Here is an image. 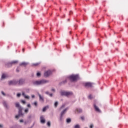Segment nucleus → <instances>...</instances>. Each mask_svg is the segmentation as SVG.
I'll use <instances>...</instances> for the list:
<instances>
[{"instance_id":"f704fd0d","label":"nucleus","mask_w":128,"mask_h":128,"mask_svg":"<svg viewBox=\"0 0 128 128\" xmlns=\"http://www.w3.org/2000/svg\"><path fill=\"white\" fill-rule=\"evenodd\" d=\"M21 102H22V104H26V101H24V100H22V101H21Z\"/></svg>"},{"instance_id":"6ab92c4d","label":"nucleus","mask_w":128,"mask_h":128,"mask_svg":"<svg viewBox=\"0 0 128 128\" xmlns=\"http://www.w3.org/2000/svg\"><path fill=\"white\" fill-rule=\"evenodd\" d=\"M18 60L12 61L10 62V64H18Z\"/></svg>"},{"instance_id":"4c0bfd02","label":"nucleus","mask_w":128,"mask_h":128,"mask_svg":"<svg viewBox=\"0 0 128 128\" xmlns=\"http://www.w3.org/2000/svg\"><path fill=\"white\" fill-rule=\"evenodd\" d=\"M36 98V96L34 95H32V98Z\"/></svg>"},{"instance_id":"2eb2a0df","label":"nucleus","mask_w":128,"mask_h":128,"mask_svg":"<svg viewBox=\"0 0 128 128\" xmlns=\"http://www.w3.org/2000/svg\"><path fill=\"white\" fill-rule=\"evenodd\" d=\"M28 62H22L20 64V66H28Z\"/></svg>"},{"instance_id":"7ed1b4c3","label":"nucleus","mask_w":128,"mask_h":128,"mask_svg":"<svg viewBox=\"0 0 128 128\" xmlns=\"http://www.w3.org/2000/svg\"><path fill=\"white\" fill-rule=\"evenodd\" d=\"M69 78L71 82H76L80 78V77L78 76V75L76 74H72L69 76Z\"/></svg>"},{"instance_id":"37998d69","label":"nucleus","mask_w":128,"mask_h":128,"mask_svg":"<svg viewBox=\"0 0 128 128\" xmlns=\"http://www.w3.org/2000/svg\"><path fill=\"white\" fill-rule=\"evenodd\" d=\"M24 122L23 120H20V122Z\"/></svg>"},{"instance_id":"2f4dec72","label":"nucleus","mask_w":128,"mask_h":128,"mask_svg":"<svg viewBox=\"0 0 128 128\" xmlns=\"http://www.w3.org/2000/svg\"><path fill=\"white\" fill-rule=\"evenodd\" d=\"M88 98H89L90 100H92V95H90V96H88Z\"/></svg>"},{"instance_id":"423d86ee","label":"nucleus","mask_w":128,"mask_h":128,"mask_svg":"<svg viewBox=\"0 0 128 128\" xmlns=\"http://www.w3.org/2000/svg\"><path fill=\"white\" fill-rule=\"evenodd\" d=\"M94 84V83H92L90 82H87L84 84V86L86 88H92Z\"/></svg>"},{"instance_id":"c03bdc74","label":"nucleus","mask_w":128,"mask_h":128,"mask_svg":"<svg viewBox=\"0 0 128 128\" xmlns=\"http://www.w3.org/2000/svg\"><path fill=\"white\" fill-rule=\"evenodd\" d=\"M16 72H19V70L18 68L16 69Z\"/></svg>"},{"instance_id":"aec40b11","label":"nucleus","mask_w":128,"mask_h":128,"mask_svg":"<svg viewBox=\"0 0 128 128\" xmlns=\"http://www.w3.org/2000/svg\"><path fill=\"white\" fill-rule=\"evenodd\" d=\"M48 106H46L45 107H44L42 109V112H46V110H48Z\"/></svg>"},{"instance_id":"de8ad7c7","label":"nucleus","mask_w":128,"mask_h":128,"mask_svg":"<svg viewBox=\"0 0 128 128\" xmlns=\"http://www.w3.org/2000/svg\"><path fill=\"white\" fill-rule=\"evenodd\" d=\"M68 20H70V19H68Z\"/></svg>"},{"instance_id":"0eeeda50","label":"nucleus","mask_w":128,"mask_h":128,"mask_svg":"<svg viewBox=\"0 0 128 128\" xmlns=\"http://www.w3.org/2000/svg\"><path fill=\"white\" fill-rule=\"evenodd\" d=\"M38 96H39V100H40L41 102H44V96H42L39 93H38Z\"/></svg>"},{"instance_id":"f257e3e1","label":"nucleus","mask_w":128,"mask_h":128,"mask_svg":"<svg viewBox=\"0 0 128 128\" xmlns=\"http://www.w3.org/2000/svg\"><path fill=\"white\" fill-rule=\"evenodd\" d=\"M48 82H50V80L46 79H42L34 81L32 84L34 86H42L44 84H48Z\"/></svg>"},{"instance_id":"c9c22d12","label":"nucleus","mask_w":128,"mask_h":128,"mask_svg":"<svg viewBox=\"0 0 128 128\" xmlns=\"http://www.w3.org/2000/svg\"><path fill=\"white\" fill-rule=\"evenodd\" d=\"M0 128H4V124H0Z\"/></svg>"},{"instance_id":"dca6fc26","label":"nucleus","mask_w":128,"mask_h":128,"mask_svg":"<svg viewBox=\"0 0 128 128\" xmlns=\"http://www.w3.org/2000/svg\"><path fill=\"white\" fill-rule=\"evenodd\" d=\"M6 78V74L3 73L1 76V80H4Z\"/></svg>"},{"instance_id":"f03ea898","label":"nucleus","mask_w":128,"mask_h":128,"mask_svg":"<svg viewBox=\"0 0 128 128\" xmlns=\"http://www.w3.org/2000/svg\"><path fill=\"white\" fill-rule=\"evenodd\" d=\"M16 106L18 110V114L16 115L15 118H19L20 116H23L24 113H22V107L21 106L20 104V102H17L16 103Z\"/></svg>"},{"instance_id":"c756f323","label":"nucleus","mask_w":128,"mask_h":128,"mask_svg":"<svg viewBox=\"0 0 128 128\" xmlns=\"http://www.w3.org/2000/svg\"><path fill=\"white\" fill-rule=\"evenodd\" d=\"M20 96H22V94H20V93H18L17 94L18 98H20Z\"/></svg>"},{"instance_id":"39448f33","label":"nucleus","mask_w":128,"mask_h":128,"mask_svg":"<svg viewBox=\"0 0 128 128\" xmlns=\"http://www.w3.org/2000/svg\"><path fill=\"white\" fill-rule=\"evenodd\" d=\"M52 72L50 70H48L44 72V78H48V76L51 75L52 74Z\"/></svg>"},{"instance_id":"b1692460","label":"nucleus","mask_w":128,"mask_h":128,"mask_svg":"<svg viewBox=\"0 0 128 128\" xmlns=\"http://www.w3.org/2000/svg\"><path fill=\"white\" fill-rule=\"evenodd\" d=\"M74 128H80V126L78 124L74 126Z\"/></svg>"},{"instance_id":"9d476101","label":"nucleus","mask_w":128,"mask_h":128,"mask_svg":"<svg viewBox=\"0 0 128 128\" xmlns=\"http://www.w3.org/2000/svg\"><path fill=\"white\" fill-rule=\"evenodd\" d=\"M40 122L41 124H44L46 122V119H44V116H40Z\"/></svg>"},{"instance_id":"6e6552de","label":"nucleus","mask_w":128,"mask_h":128,"mask_svg":"<svg viewBox=\"0 0 128 128\" xmlns=\"http://www.w3.org/2000/svg\"><path fill=\"white\" fill-rule=\"evenodd\" d=\"M18 82V84H19L20 86H22V84H24L25 80L24 79L20 78Z\"/></svg>"},{"instance_id":"cd10ccee","label":"nucleus","mask_w":128,"mask_h":128,"mask_svg":"<svg viewBox=\"0 0 128 128\" xmlns=\"http://www.w3.org/2000/svg\"><path fill=\"white\" fill-rule=\"evenodd\" d=\"M32 104H34V106H38V102L36 101L34 103H32Z\"/></svg>"},{"instance_id":"473e14b6","label":"nucleus","mask_w":128,"mask_h":128,"mask_svg":"<svg viewBox=\"0 0 128 128\" xmlns=\"http://www.w3.org/2000/svg\"><path fill=\"white\" fill-rule=\"evenodd\" d=\"M51 90H52V92H56V89L52 88L51 89Z\"/></svg>"},{"instance_id":"ea45409f","label":"nucleus","mask_w":128,"mask_h":128,"mask_svg":"<svg viewBox=\"0 0 128 128\" xmlns=\"http://www.w3.org/2000/svg\"><path fill=\"white\" fill-rule=\"evenodd\" d=\"M38 64H40L37 63V64H34V65L36 66H38Z\"/></svg>"},{"instance_id":"a211bd4d","label":"nucleus","mask_w":128,"mask_h":128,"mask_svg":"<svg viewBox=\"0 0 128 128\" xmlns=\"http://www.w3.org/2000/svg\"><path fill=\"white\" fill-rule=\"evenodd\" d=\"M76 112H79V113L82 112V110L80 108H76Z\"/></svg>"},{"instance_id":"ddd939ff","label":"nucleus","mask_w":128,"mask_h":128,"mask_svg":"<svg viewBox=\"0 0 128 128\" xmlns=\"http://www.w3.org/2000/svg\"><path fill=\"white\" fill-rule=\"evenodd\" d=\"M72 96V92L70 91H66V96Z\"/></svg>"},{"instance_id":"a18cd8bd","label":"nucleus","mask_w":128,"mask_h":128,"mask_svg":"<svg viewBox=\"0 0 128 128\" xmlns=\"http://www.w3.org/2000/svg\"><path fill=\"white\" fill-rule=\"evenodd\" d=\"M22 50H23V52H24V49H22Z\"/></svg>"},{"instance_id":"79ce46f5","label":"nucleus","mask_w":128,"mask_h":128,"mask_svg":"<svg viewBox=\"0 0 128 128\" xmlns=\"http://www.w3.org/2000/svg\"><path fill=\"white\" fill-rule=\"evenodd\" d=\"M50 96L52 97V94H49Z\"/></svg>"},{"instance_id":"1a4fd4ad","label":"nucleus","mask_w":128,"mask_h":128,"mask_svg":"<svg viewBox=\"0 0 128 128\" xmlns=\"http://www.w3.org/2000/svg\"><path fill=\"white\" fill-rule=\"evenodd\" d=\"M68 108H69L68 107H67L65 109H64L63 110H62L60 113V114H62V116H64V114H66V112L68 110Z\"/></svg>"},{"instance_id":"c85d7f7f","label":"nucleus","mask_w":128,"mask_h":128,"mask_svg":"<svg viewBox=\"0 0 128 128\" xmlns=\"http://www.w3.org/2000/svg\"><path fill=\"white\" fill-rule=\"evenodd\" d=\"M24 112H26V114H28V108H26L25 109Z\"/></svg>"},{"instance_id":"49530a36","label":"nucleus","mask_w":128,"mask_h":128,"mask_svg":"<svg viewBox=\"0 0 128 128\" xmlns=\"http://www.w3.org/2000/svg\"><path fill=\"white\" fill-rule=\"evenodd\" d=\"M71 12H70V14Z\"/></svg>"},{"instance_id":"7c9ffc66","label":"nucleus","mask_w":128,"mask_h":128,"mask_svg":"<svg viewBox=\"0 0 128 128\" xmlns=\"http://www.w3.org/2000/svg\"><path fill=\"white\" fill-rule=\"evenodd\" d=\"M47 126H50V122H47Z\"/></svg>"},{"instance_id":"72a5a7b5","label":"nucleus","mask_w":128,"mask_h":128,"mask_svg":"<svg viewBox=\"0 0 128 128\" xmlns=\"http://www.w3.org/2000/svg\"><path fill=\"white\" fill-rule=\"evenodd\" d=\"M45 94H48V95H50V92H48V91L46 92H45Z\"/></svg>"},{"instance_id":"a19ab883","label":"nucleus","mask_w":128,"mask_h":128,"mask_svg":"<svg viewBox=\"0 0 128 128\" xmlns=\"http://www.w3.org/2000/svg\"><path fill=\"white\" fill-rule=\"evenodd\" d=\"M66 80H65L64 81H63L62 82L63 84H66Z\"/></svg>"},{"instance_id":"f3484780","label":"nucleus","mask_w":128,"mask_h":128,"mask_svg":"<svg viewBox=\"0 0 128 128\" xmlns=\"http://www.w3.org/2000/svg\"><path fill=\"white\" fill-rule=\"evenodd\" d=\"M3 106L6 108H9L8 105V103H6V102H3Z\"/></svg>"},{"instance_id":"4be33fe9","label":"nucleus","mask_w":128,"mask_h":128,"mask_svg":"<svg viewBox=\"0 0 128 128\" xmlns=\"http://www.w3.org/2000/svg\"><path fill=\"white\" fill-rule=\"evenodd\" d=\"M72 122V119H70V118H67L66 119V123L67 124H70V122Z\"/></svg>"},{"instance_id":"393cba45","label":"nucleus","mask_w":128,"mask_h":128,"mask_svg":"<svg viewBox=\"0 0 128 128\" xmlns=\"http://www.w3.org/2000/svg\"><path fill=\"white\" fill-rule=\"evenodd\" d=\"M66 106V104H63L60 108V110H62V108H64Z\"/></svg>"},{"instance_id":"20e7f679","label":"nucleus","mask_w":128,"mask_h":128,"mask_svg":"<svg viewBox=\"0 0 128 128\" xmlns=\"http://www.w3.org/2000/svg\"><path fill=\"white\" fill-rule=\"evenodd\" d=\"M18 82L16 80H12L8 82V84L9 86H16V84H18Z\"/></svg>"},{"instance_id":"9b49d317","label":"nucleus","mask_w":128,"mask_h":128,"mask_svg":"<svg viewBox=\"0 0 128 128\" xmlns=\"http://www.w3.org/2000/svg\"><path fill=\"white\" fill-rule=\"evenodd\" d=\"M22 95L24 96V98H26V100H30V97L28 95L26 94V93L24 92H22Z\"/></svg>"},{"instance_id":"a878e982","label":"nucleus","mask_w":128,"mask_h":128,"mask_svg":"<svg viewBox=\"0 0 128 128\" xmlns=\"http://www.w3.org/2000/svg\"><path fill=\"white\" fill-rule=\"evenodd\" d=\"M54 107L57 108L58 106V102H56L54 104Z\"/></svg>"},{"instance_id":"f8f14e48","label":"nucleus","mask_w":128,"mask_h":128,"mask_svg":"<svg viewBox=\"0 0 128 128\" xmlns=\"http://www.w3.org/2000/svg\"><path fill=\"white\" fill-rule=\"evenodd\" d=\"M66 92L67 91H66V90H62V91H60V96H66Z\"/></svg>"},{"instance_id":"4468645a","label":"nucleus","mask_w":128,"mask_h":128,"mask_svg":"<svg viewBox=\"0 0 128 128\" xmlns=\"http://www.w3.org/2000/svg\"><path fill=\"white\" fill-rule=\"evenodd\" d=\"M94 108L96 112H100V108H98V106H96V104H94Z\"/></svg>"},{"instance_id":"bb28decb","label":"nucleus","mask_w":128,"mask_h":128,"mask_svg":"<svg viewBox=\"0 0 128 128\" xmlns=\"http://www.w3.org/2000/svg\"><path fill=\"white\" fill-rule=\"evenodd\" d=\"M1 94H2V96H6V93H4V91H2Z\"/></svg>"},{"instance_id":"412c9836","label":"nucleus","mask_w":128,"mask_h":128,"mask_svg":"<svg viewBox=\"0 0 128 128\" xmlns=\"http://www.w3.org/2000/svg\"><path fill=\"white\" fill-rule=\"evenodd\" d=\"M63 120H64V115H62V114H60V122H62Z\"/></svg>"},{"instance_id":"58836bf2","label":"nucleus","mask_w":128,"mask_h":128,"mask_svg":"<svg viewBox=\"0 0 128 128\" xmlns=\"http://www.w3.org/2000/svg\"><path fill=\"white\" fill-rule=\"evenodd\" d=\"M28 108H31L30 104H28L27 105Z\"/></svg>"},{"instance_id":"5701e85b","label":"nucleus","mask_w":128,"mask_h":128,"mask_svg":"<svg viewBox=\"0 0 128 128\" xmlns=\"http://www.w3.org/2000/svg\"><path fill=\"white\" fill-rule=\"evenodd\" d=\"M36 76L38 78H40V76H42V74H40V72H38L36 74Z\"/></svg>"},{"instance_id":"e433bc0d","label":"nucleus","mask_w":128,"mask_h":128,"mask_svg":"<svg viewBox=\"0 0 128 128\" xmlns=\"http://www.w3.org/2000/svg\"><path fill=\"white\" fill-rule=\"evenodd\" d=\"M90 128H94V124H90Z\"/></svg>"}]
</instances>
